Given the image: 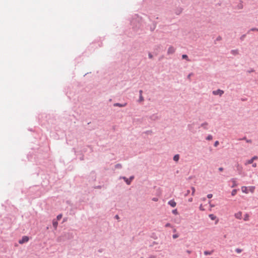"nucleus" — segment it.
Wrapping results in <instances>:
<instances>
[{
	"label": "nucleus",
	"mask_w": 258,
	"mask_h": 258,
	"mask_svg": "<svg viewBox=\"0 0 258 258\" xmlns=\"http://www.w3.org/2000/svg\"><path fill=\"white\" fill-rule=\"evenodd\" d=\"M251 31H258V29L257 28H252L250 29Z\"/></svg>",
	"instance_id": "nucleus-33"
},
{
	"label": "nucleus",
	"mask_w": 258,
	"mask_h": 258,
	"mask_svg": "<svg viewBox=\"0 0 258 258\" xmlns=\"http://www.w3.org/2000/svg\"><path fill=\"white\" fill-rule=\"evenodd\" d=\"M115 218L117 219H119V217L118 215H116L115 216Z\"/></svg>",
	"instance_id": "nucleus-42"
},
{
	"label": "nucleus",
	"mask_w": 258,
	"mask_h": 258,
	"mask_svg": "<svg viewBox=\"0 0 258 258\" xmlns=\"http://www.w3.org/2000/svg\"><path fill=\"white\" fill-rule=\"evenodd\" d=\"M232 182H233V185L232 186V187H234L235 186H236L237 185V184L236 183V181L234 179H233L232 180Z\"/></svg>",
	"instance_id": "nucleus-17"
},
{
	"label": "nucleus",
	"mask_w": 258,
	"mask_h": 258,
	"mask_svg": "<svg viewBox=\"0 0 258 258\" xmlns=\"http://www.w3.org/2000/svg\"><path fill=\"white\" fill-rule=\"evenodd\" d=\"M188 201H189V202H192V198H190V199H188Z\"/></svg>",
	"instance_id": "nucleus-38"
},
{
	"label": "nucleus",
	"mask_w": 258,
	"mask_h": 258,
	"mask_svg": "<svg viewBox=\"0 0 258 258\" xmlns=\"http://www.w3.org/2000/svg\"><path fill=\"white\" fill-rule=\"evenodd\" d=\"M182 57L183 59H186L187 61H189V60L188 58L187 55H186V54H183L182 55Z\"/></svg>",
	"instance_id": "nucleus-14"
},
{
	"label": "nucleus",
	"mask_w": 258,
	"mask_h": 258,
	"mask_svg": "<svg viewBox=\"0 0 258 258\" xmlns=\"http://www.w3.org/2000/svg\"><path fill=\"white\" fill-rule=\"evenodd\" d=\"M219 170L220 171H222L223 170V168L222 167H220L219 168Z\"/></svg>",
	"instance_id": "nucleus-36"
},
{
	"label": "nucleus",
	"mask_w": 258,
	"mask_h": 258,
	"mask_svg": "<svg viewBox=\"0 0 258 258\" xmlns=\"http://www.w3.org/2000/svg\"><path fill=\"white\" fill-rule=\"evenodd\" d=\"M126 105V103H124V104H121L119 103H115L114 104V106H119V107H124Z\"/></svg>",
	"instance_id": "nucleus-10"
},
{
	"label": "nucleus",
	"mask_w": 258,
	"mask_h": 258,
	"mask_svg": "<svg viewBox=\"0 0 258 258\" xmlns=\"http://www.w3.org/2000/svg\"><path fill=\"white\" fill-rule=\"evenodd\" d=\"M186 252H187V253H188V254H190V253H191V251H190V250H187L186 251Z\"/></svg>",
	"instance_id": "nucleus-41"
},
{
	"label": "nucleus",
	"mask_w": 258,
	"mask_h": 258,
	"mask_svg": "<svg viewBox=\"0 0 258 258\" xmlns=\"http://www.w3.org/2000/svg\"><path fill=\"white\" fill-rule=\"evenodd\" d=\"M175 48L172 47V46H170L169 47L168 49V53L169 54H171V53H173L175 52Z\"/></svg>",
	"instance_id": "nucleus-5"
},
{
	"label": "nucleus",
	"mask_w": 258,
	"mask_h": 258,
	"mask_svg": "<svg viewBox=\"0 0 258 258\" xmlns=\"http://www.w3.org/2000/svg\"><path fill=\"white\" fill-rule=\"evenodd\" d=\"M256 166H257V164H256V163H253V164H252V167H256Z\"/></svg>",
	"instance_id": "nucleus-35"
},
{
	"label": "nucleus",
	"mask_w": 258,
	"mask_h": 258,
	"mask_svg": "<svg viewBox=\"0 0 258 258\" xmlns=\"http://www.w3.org/2000/svg\"><path fill=\"white\" fill-rule=\"evenodd\" d=\"M209 216L212 220H214L216 218V217L213 214H210Z\"/></svg>",
	"instance_id": "nucleus-12"
},
{
	"label": "nucleus",
	"mask_w": 258,
	"mask_h": 258,
	"mask_svg": "<svg viewBox=\"0 0 258 258\" xmlns=\"http://www.w3.org/2000/svg\"><path fill=\"white\" fill-rule=\"evenodd\" d=\"M253 161L251 159H250V160H248L247 161H246V162H245L244 164L245 165H247L248 164H252L253 163Z\"/></svg>",
	"instance_id": "nucleus-7"
},
{
	"label": "nucleus",
	"mask_w": 258,
	"mask_h": 258,
	"mask_svg": "<svg viewBox=\"0 0 258 258\" xmlns=\"http://www.w3.org/2000/svg\"><path fill=\"white\" fill-rule=\"evenodd\" d=\"M208 125V123L207 122L204 123L202 124L201 126H203L204 128H206L207 126Z\"/></svg>",
	"instance_id": "nucleus-18"
},
{
	"label": "nucleus",
	"mask_w": 258,
	"mask_h": 258,
	"mask_svg": "<svg viewBox=\"0 0 258 258\" xmlns=\"http://www.w3.org/2000/svg\"><path fill=\"white\" fill-rule=\"evenodd\" d=\"M152 200L153 201L157 202V201H158V199L157 198H154L152 199Z\"/></svg>",
	"instance_id": "nucleus-31"
},
{
	"label": "nucleus",
	"mask_w": 258,
	"mask_h": 258,
	"mask_svg": "<svg viewBox=\"0 0 258 258\" xmlns=\"http://www.w3.org/2000/svg\"><path fill=\"white\" fill-rule=\"evenodd\" d=\"M257 156H254L251 158V159L253 161H254V160H257Z\"/></svg>",
	"instance_id": "nucleus-25"
},
{
	"label": "nucleus",
	"mask_w": 258,
	"mask_h": 258,
	"mask_svg": "<svg viewBox=\"0 0 258 258\" xmlns=\"http://www.w3.org/2000/svg\"><path fill=\"white\" fill-rule=\"evenodd\" d=\"M52 225L54 228L56 229L57 227L58 222L55 220H53L52 222Z\"/></svg>",
	"instance_id": "nucleus-8"
},
{
	"label": "nucleus",
	"mask_w": 258,
	"mask_h": 258,
	"mask_svg": "<svg viewBox=\"0 0 258 258\" xmlns=\"http://www.w3.org/2000/svg\"><path fill=\"white\" fill-rule=\"evenodd\" d=\"M213 197V195L212 194H208L207 195V198H209V199H211L212 197Z\"/></svg>",
	"instance_id": "nucleus-28"
},
{
	"label": "nucleus",
	"mask_w": 258,
	"mask_h": 258,
	"mask_svg": "<svg viewBox=\"0 0 258 258\" xmlns=\"http://www.w3.org/2000/svg\"><path fill=\"white\" fill-rule=\"evenodd\" d=\"M212 253V251H205L204 254L205 255H210Z\"/></svg>",
	"instance_id": "nucleus-16"
},
{
	"label": "nucleus",
	"mask_w": 258,
	"mask_h": 258,
	"mask_svg": "<svg viewBox=\"0 0 258 258\" xmlns=\"http://www.w3.org/2000/svg\"><path fill=\"white\" fill-rule=\"evenodd\" d=\"M235 217L239 220H240L242 219V212H238L235 214L234 215Z\"/></svg>",
	"instance_id": "nucleus-4"
},
{
	"label": "nucleus",
	"mask_w": 258,
	"mask_h": 258,
	"mask_svg": "<svg viewBox=\"0 0 258 258\" xmlns=\"http://www.w3.org/2000/svg\"><path fill=\"white\" fill-rule=\"evenodd\" d=\"M133 178H134V176H132V177H130V180L131 181H132L133 179Z\"/></svg>",
	"instance_id": "nucleus-40"
},
{
	"label": "nucleus",
	"mask_w": 258,
	"mask_h": 258,
	"mask_svg": "<svg viewBox=\"0 0 258 258\" xmlns=\"http://www.w3.org/2000/svg\"><path fill=\"white\" fill-rule=\"evenodd\" d=\"M172 237H173V238L176 239V238H177L178 237V235H177V234H174V235H173Z\"/></svg>",
	"instance_id": "nucleus-27"
},
{
	"label": "nucleus",
	"mask_w": 258,
	"mask_h": 258,
	"mask_svg": "<svg viewBox=\"0 0 258 258\" xmlns=\"http://www.w3.org/2000/svg\"><path fill=\"white\" fill-rule=\"evenodd\" d=\"M29 238L27 236H24L22 237V238L19 241V243L20 244H23L24 243L27 242L28 241Z\"/></svg>",
	"instance_id": "nucleus-2"
},
{
	"label": "nucleus",
	"mask_w": 258,
	"mask_h": 258,
	"mask_svg": "<svg viewBox=\"0 0 258 258\" xmlns=\"http://www.w3.org/2000/svg\"><path fill=\"white\" fill-rule=\"evenodd\" d=\"M200 209L201 211H204L205 209L203 208L202 205H201L200 206Z\"/></svg>",
	"instance_id": "nucleus-29"
},
{
	"label": "nucleus",
	"mask_w": 258,
	"mask_h": 258,
	"mask_svg": "<svg viewBox=\"0 0 258 258\" xmlns=\"http://www.w3.org/2000/svg\"><path fill=\"white\" fill-rule=\"evenodd\" d=\"M190 77V74H189L188 76V78H189Z\"/></svg>",
	"instance_id": "nucleus-46"
},
{
	"label": "nucleus",
	"mask_w": 258,
	"mask_h": 258,
	"mask_svg": "<svg viewBox=\"0 0 258 258\" xmlns=\"http://www.w3.org/2000/svg\"><path fill=\"white\" fill-rule=\"evenodd\" d=\"M144 101V98L142 95H140L139 101L142 102Z\"/></svg>",
	"instance_id": "nucleus-20"
},
{
	"label": "nucleus",
	"mask_w": 258,
	"mask_h": 258,
	"mask_svg": "<svg viewBox=\"0 0 258 258\" xmlns=\"http://www.w3.org/2000/svg\"><path fill=\"white\" fill-rule=\"evenodd\" d=\"M141 258H143V257H141Z\"/></svg>",
	"instance_id": "nucleus-47"
},
{
	"label": "nucleus",
	"mask_w": 258,
	"mask_h": 258,
	"mask_svg": "<svg viewBox=\"0 0 258 258\" xmlns=\"http://www.w3.org/2000/svg\"><path fill=\"white\" fill-rule=\"evenodd\" d=\"M139 93H140V95H142L143 91L142 90H140Z\"/></svg>",
	"instance_id": "nucleus-37"
},
{
	"label": "nucleus",
	"mask_w": 258,
	"mask_h": 258,
	"mask_svg": "<svg viewBox=\"0 0 258 258\" xmlns=\"http://www.w3.org/2000/svg\"><path fill=\"white\" fill-rule=\"evenodd\" d=\"M235 251H236V252L237 253H241V251H242V249H240V248H236V249H235Z\"/></svg>",
	"instance_id": "nucleus-19"
},
{
	"label": "nucleus",
	"mask_w": 258,
	"mask_h": 258,
	"mask_svg": "<svg viewBox=\"0 0 258 258\" xmlns=\"http://www.w3.org/2000/svg\"><path fill=\"white\" fill-rule=\"evenodd\" d=\"M249 215L248 214H246L245 215H244V220L245 221H248L249 220Z\"/></svg>",
	"instance_id": "nucleus-9"
},
{
	"label": "nucleus",
	"mask_w": 258,
	"mask_h": 258,
	"mask_svg": "<svg viewBox=\"0 0 258 258\" xmlns=\"http://www.w3.org/2000/svg\"><path fill=\"white\" fill-rule=\"evenodd\" d=\"M210 206H211V207H213L214 206L213 205L210 204Z\"/></svg>",
	"instance_id": "nucleus-45"
},
{
	"label": "nucleus",
	"mask_w": 258,
	"mask_h": 258,
	"mask_svg": "<svg viewBox=\"0 0 258 258\" xmlns=\"http://www.w3.org/2000/svg\"><path fill=\"white\" fill-rule=\"evenodd\" d=\"M189 192H190L189 190H187L186 194V196H187L188 194H189Z\"/></svg>",
	"instance_id": "nucleus-39"
},
{
	"label": "nucleus",
	"mask_w": 258,
	"mask_h": 258,
	"mask_svg": "<svg viewBox=\"0 0 258 258\" xmlns=\"http://www.w3.org/2000/svg\"><path fill=\"white\" fill-rule=\"evenodd\" d=\"M172 213L175 214V215H177L178 214V212H177V211L176 209H175V210H173L172 211Z\"/></svg>",
	"instance_id": "nucleus-26"
},
{
	"label": "nucleus",
	"mask_w": 258,
	"mask_h": 258,
	"mask_svg": "<svg viewBox=\"0 0 258 258\" xmlns=\"http://www.w3.org/2000/svg\"><path fill=\"white\" fill-rule=\"evenodd\" d=\"M218 144H219V142L218 141H216L215 144H214V146L215 147H216V146H217L218 145Z\"/></svg>",
	"instance_id": "nucleus-30"
},
{
	"label": "nucleus",
	"mask_w": 258,
	"mask_h": 258,
	"mask_svg": "<svg viewBox=\"0 0 258 258\" xmlns=\"http://www.w3.org/2000/svg\"><path fill=\"white\" fill-rule=\"evenodd\" d=\"M255 190V186H243L241 187V190L243 193L248 194L249 192L253 193Z\"/></svg>",
	"instance_id": "nucleus-1"
},
{
	"label": "nucleus",
	"mask_w": 258,
	"mask_h": 258,
	"mask_svg": "<svg viewBox=\"0 0 258 258\" xmlns=\"http://www.w3.org/2000/svg\"><path fill=\"white\" fill-rule=\"evenodd\" d=\"M121 167V165H120V164H117V165H116V168H120Z\"/></svg>",
	"instance_id": "nucleus-34"
},
{
	"label": "nucleus",
	"mask_w": 258,
	"mask_h": 258,
	"mask_svg": "<svg viewBox=\"0 0 258 258\" xmlns=\"http://www.w3.org/2000/svg\"><path fill=\"white\" fill-rule=\"evenodd\" d=\"M149 57L151 58L152 57V55L151 54H149Z\"/></svg>",
	"instance_id": "nucleus-43"
},
{
	"label": "nucleus",
	"mask_w": 258,
	"mask_h": 258,
	"mask_svg": "<svg viewBox=\"0 0 258 258\" xmlns=\"http://www.w3.org/2000/svg\"><path fill=\"white\" fill-rule=\"evenodd\" d=\"M171 226V224L169 223H167L166 225H165V227H170Z\"/></svg>",
	"instance_id": "nucleus-32"
},
{
	"label": "nucleus",
	"mask_w": 258,
	"mask_h": 258,
	"mask_svg": "<svg viewBox=\"0 0 258 258\" xmlns=\"http://www.w3.org/2000/svg\"><path fill=\"white\" fill-rule=\"evenodd\" d=\"M61 218H62V215H61V214H59V215H58L57 216V219L58 220H59Z\"/></svg>",
	"instance_id": "nucleus-24"
},
{
	"label": "nucleus",
	"mask_w": 258,
	"mask_h": 258,
	"mask_svg": "<svg viewBox=\"0 0 258 258\" xmlns=\"http://www.w3.org/2000/svg\"><path fill=\"white\" fill-rule=\"evenodd\" d=\"M168 204L172 207H175L176 205V203L174 200H170L168 202Z\"/></svg>",
	"instance_id": "nucleus-6"
},
{
	"label": "nucleus",
	"mask_w": 258,
	"mask_h": 258,
	"mask_svg": "<svg viewBox=\"0 0 258 258\" xmlns=\"http://www.w3.org/2000/svg\"><path fill=\"white\" fill-rule=\"evenodd\" d=\"M237 169L238 170L241 171L242 169V167L240 166H239V164L237 165Z\"/></svg>",
	"instance_id": "nucleus-23"
},
{
	"label": "nucleus",
	"mask_w": 258,
	"mask_h": 258,
	"mask_svg": "<svg viewBox=\"0 0 258 258\" xmlns=\"http://www.w3.org/2000/svg\"><path fill=\"white\" fill-rule=\"evenodd\" d=\"M223 93H224V91L223 90H221L220 89L213 91V94L214 95H219L220 96H221Z\"/></svg>",
	"instance_id": "nucleus-3"
},
{
	"label": "nucleus",
	"mask_w": 258,
	"mask_h": 258,
	"mask_svg": "<svg viewBox=\"0 0 258 258\" xmlns=\"http://www.w3.org/2000/svg\"><path fill=\"white\" fill-rule=\"evenodd\" d=\"M237 193V189H233L231 192V195L232 196H235Z\"/></svg>",
	"instance_id": "nucleus-15"
},
{
	"label": "nucleus",
	"mask_w": 258,
	"mask_h": 258,
	"mask_svg": "<svg viewBox=\"0 0 258 258\" xmlns=\"http://www.w3.org/2000/svg\"><path fill=\"white\" fill-rule=\"evenodd\" d=\"M191 189H192V193H191V195H192V196H194V194H195V190H195V187H191Z\"/></svg>",
	"instance_id": "nucleus-22"
},
{
	"label": "nucleus",
	"mask_w": 258,
	"mask_h": 258,
	"mask_svg": "<svg viewBox=\"0 0 258 258\" xmlns=\"http://www.w3.org/2000/svg\"><path fill=\"white\" fill-rule=\"evenodd\" d=\"M202 200H203V201H206V198H204Z\"/></svg>",
	"instance_id": "nucleus-44"
},
{
	"label": "nucleus",
	"mask_w": 258,
	"mask_h": 258,
	"mask_svg": "<svg viewBox=\"0 0 258 258\" xmlns=\"http://www.w3.org/2000/svg\"><path fill=\"white\" fill-rule=\"evenodd\" d=\"M123 179H124V180L125 181L126 183L128 185L130 184L131 181L130 179L126 178V177H123Z\"/></svg>",
	"instance_id": "nucleus-13"
},
{
	"label": "nucleus",
	"mask_w": 258,
	"mask_h": 258,
	"mask_svg": "<svg viewBox=\"0 0 258 258\" xmlns=\"http://www.w3.org/2000/svg\"><path fill=\"white\" fill-rule=\"evenodd\" d=\"M179 159V156L178 155H175L173 157V160L175 161H178Z\"/></svg>",
	"instance_id": "nucleus-11"
},
{
	"label": "nucleus",
	"mask_w": 258,
	"mask_h": 258,
	"mask_svg": "<svg viewBox=\"0 0 258 258\" xmlns=\"http://www.w3.org/2000/svg\"><path fill=\"white\" fill-rule=\"evenodd\" d=\"M212 139H213V137L211 135H209L207 137V140H212Z\"/></svg>",
	"instance_id": "nucleus-21"
}]
</instances>
